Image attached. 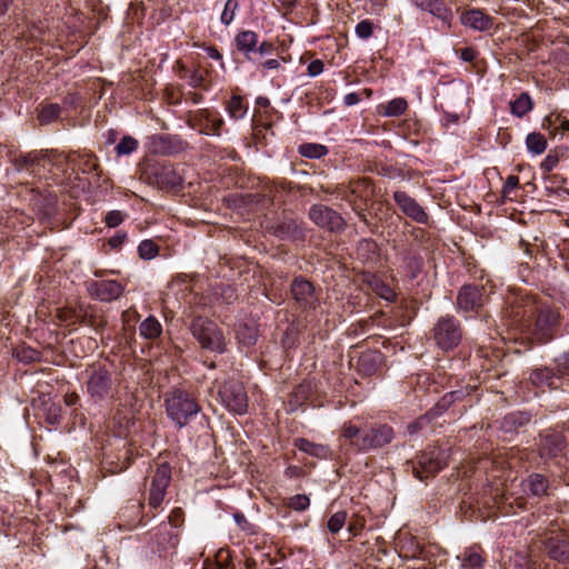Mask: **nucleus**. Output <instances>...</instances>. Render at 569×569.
Segmentation results:
<instances>
[{"instance_id":"40","label":"nucleus","mask_w":569,"mask_h":569,"mask_svg":"<svg viewBox=\"0 0 569 569\" xmlns=\"http://www.w3.org/2000/svg\"><path fill=\"white\" fill-rule=\"evenodd\" d=\"M299 153L309 159H319L328 153V149L318 143H303L299 147Z\"/></svg>"},{"instance_id":"63","label":"nucleus","mask_w":569,"mask_h":569,"mask_svg":"<svg viewBox=\"0 0 569 569\" xmlns=\"http://www.w3.org/2000/svg\"><path fill=\"white\" fill-rule=\"evenodd\" d=\"M259 67L266 70H273L280 68V61L278 59H269L264 62L258 61Z\"/></svg>"},{"instance_id":"28","label":"nucleus","mask_w":569,"mask_h":569,"mask_svg":"<svg viewBox=\"0 0 569 569\" xmlns=\"http://www.w3.org/2000/svg\"><path fill=\"white\" fill-rule=\"evenodd\" d=\"M149 150L157 154H171L176 151L173 138L167 134H154L149 139Z\"/></svg>"},{"instance_id":"59","label":"nucleus","mask_w":569,"mask_h":569,"mask_svg":"<svg viewBox=\"0 0 569 569\" xmlns=\"http://www.w3.org/2000/svg\"><path fill=\"white\" fill-rule=\"evenodd\" d=\"M204 81L203 74L199 70H193L188 77V84L192 88L202 86Z\"/></svg>"},{"instance_id":"64","label":"nucleus","mask_w":569,"mask_h":569,"mask_svg":"<svg viewBox=\"0 0 569 569\" xmlns=\"http://www.w3.org/2000/svg\"><path fill=\"white\" fill-rule=\"evenodd\" d=\"M59 411H60V407L52 403L51 407H50V415L48 417V421L51 425H54V423L59 422V417H60L59 416Z\"/></svg>"},{"instance_id":"24","label":"nucleus","mask_w":569,"mask_h":569,"mask_svg":"<svg viewBox=\"0 0 569 569\" xmlns=\"http://www.w3.org/2000/svg\"><path fill=\"white\" fill-rule=\"evenodd\" d=\"M68 168L72 171L81 170L83 173H90L98 169L97 159L91 153L70 152L64 157Z\"/></svg>"},{"instance_id":"52","label":"nucleus","mask_w":569,"mask_h":569,"mask_svg":"<svg viewBox=\"0 0 569 569\" xmlns=\"http://www.w3.org/2000/svg\"><path fill=\"white\" fill-rule=\"evenodd\" d=\"M356 34L360 39H369L373 34V24L370 20H361L355 28Z\"/></svg>"},{"instance_id":"55","label":"nucleus","mask_w":569,"mask_h":569,"mask_svg":"<svg viewBox=\"0 0 569 569\" xmlns=\"http://www.w3.org/2000/svg\"><path fill=\"white\" fill-rule=\"evenodd\" d=\"M124 220L123 212L119 210L109 211L104 218V222L110 228L118 227Z\"/></svg>"},{"instance_id":"8","label":"nucleus","mask_w":569,"mask_h":569,"mask_svg":"<svg viewBox=\"0 0 569 569\" xmlns=\"http://www.w3.org/2000/svg\"><path fill=\"white\" fill-rule=\"evenodd\" d=\"M222 405L236 415H244L248 410V396L243 385L234 379L226 380L218 390Z\"/></svg>"},{"instance_id":"4","label":"nucleus","mask_w":569,"mask_h":569,"mask_svg":"<svg viewBox=\"0 0 569 569\" xmlns=\"http://www.w3.org/2000/svg\"><path fill=\"white\" fill-rule=\"evenodd\" d=\"M449 457L447 449L428 447L416 457L415 461H408L407 466L411 468L418 480L425 481L441 471L448 465Z\"/></svg>"},{"instance_id":"2","label":"nucleus","mask_w":569,"mask_h":569,"mask_svg":"<svg viewBox=\"0 0 569 569\" xmlns=\"http://www.w3.org/2000/svg\"><path fill=\"white\" fill-rule=\"evenodd\" d=\"M133 425L132 416L129 412L117 410L112 418V432L119 439L128 436L131 426ZM121 447L118 448V453L114 457L106 456L103 463L109 466L111 473H119L126 470L132 461V451L127 442L119 440Z\"/></svg>"},{"instance_id":"30","label":"nucleus","mask_w":569,"mask_h":569,"mask_svg":"<svg viewBox=\"0 0 569 569\" xmlns=\"http://www.w3.org/2000/svg\"><path fill=\"white\" fill-rule=\"evenodd\" d=\"M296 447L300 451L308 453L310 456L320 458V459H326L330 456V449L328 446L321 445V443H315L305 438L298 439L296 441Z\"/></svg>"},{"instance_id":"10","label":"nucleus","mask_w":569,"mask_h":569,"mask_svg":"<svg viewBox=\"0 0 569 569\" xmlns=\"http://www.w3.org/2000/svg\"><path fill=\"white\" fill-rule=\"evenodd\" d=\"M171 481V468L167 462L159 463L151 476L148 503L151 508H158L163 502L167 488Z\"/></svg>"},{"instance_id":"3","label":"nucleus","mask_w":569,"mask_h":569,"mask_svg":"<svg viewBox=\"0 0 569 569\" xmlns=\"http://www.w3.org/2000/svg\"><path fill=\"white\" fill-rule=\"evenodd\" d=\"M163 406L167 417L179 429L186 427L201 411L197 400L181 389L166 393Z\"/></svg>"},{"instance_id":"19","label":"nucleus","mask_w":569,"mask_h":569,"mask_svg":"<svg viewBox=\"0 0 569 569\" xmlns=\"http://www.w3.org/2000/svg\"><path fill=\"white\" fill-rule=\"evenodd\" d=\"M53 151L50 152H29L26 154H20L14 159V166L18 171H28L31 174H40V170L44 169L46 163L50 162V156Z\"/></svg>"},{"instance_id":"29","label":"nucleus","mask_w":569,"mask_h":569,"mask_svg":"<svg viewBox=\"0 0 569 569\" xmlns=\"http://www.w3.org/2000/svg\"><path fill=\"white\" fill-rule=\"evenodd\" d=\"M313 386L309 381H305L296 387L290 395L289 406L291 410L298 409L302 406L312 395Z\"/></svg>"},{"instance_id":"58","label":"nucleus","mask_w":569,"mask_h":569,"mask_svg":"<svg viewBox=\"0 0 569 569\" xmlns=\"http://www.w3.org/2000/svg\"><path fill=\"white\" fill-rule=\"evenodd\" d=\"M518 186H519V177L513 176V174L508 176L503 183V187H502L503 196H507L510 192H512Z\"/></svg>"},{"instance_id":"56","label":"nucleus","mask_w":569,"mask_h":569,"mask_svg":"<svg viewBox=\"0 0 569 569\" xmlns=\"http://www.w3.org/2000/svg\"><path fill=\"white\" fill-rule=\"evenodd\" d=\"M559 160L560 158L557 153L549 152L541 162L540 168L543 172H551L558 166Z\"/></svg>"},{"instance_id":"17","label":"nucleus","mask_w":569,"mask_h":569,"mask_svg":"<svg viewBox=\"0 0 569 569\" xmlns=\"http://www.w3.org/2000/svg\"><path fill=\"white\" fill-rule=\"evenodd\" d=\"M123 290V286L117 280H97L88 284L89 295L103 302L117 300Z\"/></svg>"},{"instance_id":"22","label":"nucleus","mask_w":569,"mask_h":569,"mask_svg":"<svg viewBox=\"0 0 569 569\" xmlns=\"http://www.w3.org/2000/svg\"><path fill=\"white\" fill-rule=\"evenodd\" d=\"M412 2L418 9L431 13L450 27L452 12L442 0H412Z\"/></svg>"},{"instance_id":"57","label":"nucleus","mask_w":569,"mask_h":569,"mask_svg":"<svg viewBox=\"0 0 569 569\" xmlns=\"http://www.w3.org/2000/svg\"><path fill=\"white\" fill-rule=\"evenodd\" d=\"M325 64L322 60L316 59L312 60L307 67V74L311 78H315L323 72Z\"/></svg>"},{"instance_id":"7","label":"nucleus","mask_w":569,"mask_h":569,"mask_svg":"<svg viewBox=\"0 0 569 569\" xmlns=\"http://www.w3.org/2000/svg\"><path fill=\"white\" fill-rule=\"evenodd\" d=\"M87 376L86 390L93 402H101L112 393V373L107 368L93 365L87 369Z\"/></svg>"},{"instance_id":"61","label":"nucleus","mask_w":569,"mask_h":569,"mask_svg":"<svg viewBox=\"0 0 569 569\" xmlns=\"http://www.w3.org/2000/svg\"><path fill=\"white\" fill-rule=\"evenodd\" d=\"M126 239H127L126 232H117L113 237H111L108 240V242L112 249H118L124 243Z\"/></svg>"},{"instance_id":"25","label":"nucleus","mask_w":569,"mask_h":569,"mask_svg":"<svg viewBox=\"0 0 569 569\" xmlns=\"http://www.w3.org/2000/svg\"><path fill=\"white\" fill-rule=\"evenodd\" d=\"M546 550L550 559L559 563H569V540L566 538H549Z\"/></svg>"},{"instance_id":"47","label":"nucleus","mask_w":569,"mask_h":569,"mask_svg":"<svg viewBox=\"0 0 569 569\" xmlns=\"http://www.w3.org/2000/svg\"><path fill=\"white\" fill-rule=\"evenodd\" d=\"M238 8H239L238 0H227V2L224 4V9L220 17L221 23L224 26H229L233 21L234 14H236V11L238 10Z\"/></svg>"},{"instance_id":"53","label":"nucleus","mask_w":569,"mask_h":569,"mask_svg":"<svg viewBox=\"0 0 569 569\" xmlns=\"http://www.w3.org/2000/svg\"><path fill=\"white\" fill-rule=\"evenodd\" d=\"M556 367L557 370L565 376V380L569 385V350L556 359Z\"/></svg>"},{"instance_id":"60","label":"nucleus","mask_w":569,"mask_h":569,"mask_svg":"<svg viewBox=\"0 0 569 569\" xmlns=\"http://www.w3.org/2000/svg\"><path fill=\"white\" fill-rule=\"evenodd\" d=\"M273 50V43L269 41H262L259 46L257 44V57L260 60L263 56L271 53Z\"/></svg>"},{"instance_id":"49","label":"nucleus","mask_w":569,"mask_h":569,"mask_svg":"<svg viewBox=\"0 0 569 569\" xmlns=\"http://www.w3.org/2000/svg\"><path fill=\"white\" fill-rule=\"evenodd\" d=\"M470 390L469 389H460V390H453L451 392L446 393L441 401L439 402V406L443 409H447L451 403L462 400L465 396H469Z\"/></svg>"},{"instance_id":"45","label":"nucleus","mask_w":569,"mask_h":569,"mask_svg":"<svg viewBox=\"0 0 569 569\" xmlns=\"http://www.w3.org/2000/svg\"><path fill=\"white\" fill-rule=\"evenodd\" d=\"M138 141L131 137L126 136L121 139V141L116 147V152L118 156H127L132 153L138 148Z\"/></svg>"},{"instance_id":"18","label":"nucleus","mask_w":569,"mask_h":569,"mask_svg":"<svg viewBox=\"0 0 569 569\" xmlns=\"http://www.w3.org/2000/svg\"><path fill=\"white\" fill-rule=\"evenodd\" d=\"M151 174L160 189H173L182 183V177L176 167L169 162H161L152 168Z\"/></svg>"},{"instance_id":"36","label":"nucleus","mask_w":569,"mask_h":569,"mask_svg":"<svg viewBox=\"0 0 569 569\" xmlns=\"http://www.w3.org/2000/svg\"><path fill=\"white\" fill-rule=\"evenodd\" d=\"M237 339L240 345L249 348L257 342L258 330L254 326L240 325L237 330Z\"/></svg>"},{"instance_id":"5","label":"nucleus","mask_w":569,"mask_h":569,"mask_svg":"<svg viewBox=\"0 0 569 569\" xmlns=\"http://www.w3.org/2000/svg\"><path fill=\"white\" fill-rule=\"evenodd\" d=\"M190 332L202 349L216 353L227 351V341L223 331L212 320L203 317H196L190 323Z\"/></svg>"},{"instance_id":"48","label":"nucleus","mask_w":569,"mask_h":569,"mask_svg":"<svg viewBox=\"0 0 569 569\" xmlns=\"http://www.w3.org/2000/svg\"><path fill=\"white\" fill-rule=\"evenodd\" d=\"M483 558L478 552H468L465 555L461 563L462 569H482Z\"/></svg>"},{"instance_id":"41","label":"nucleus","mask_w":569,"mask_h":569,"mask_svg":"<svg viewBox=\"0 0 569 569\" xmlns=\"http://www.w3.org/2000/svg\"><path fill=\"white\" fill-rule=\"evenodd\" d=\"M13 355L19 361L24 363L36 362L41 359V353L28 346L16 348Z\"/></svg>"},{"instance_id":"9","label":"nucleus","mask_w":569,"mask_h":569,"mask_svg":"<svg viewBox=\"0 0 569 569\" xmlns=\"http://www.w3.org/2000/svg\"><path fill=\"white\" fill-rule=\"evenodd\" d=\"M395 439L393 428L387 423L372 425L365 429L360 445V452L377 450L392 442Z\"/></svg>"},{"instance_id":"31","label":"nucleus","mask_w":569,"mask_h":569,"mask_svg":"<svg viewBox=\"0 0 569 569\" xmlns=\"http://www.w3.org/2000/svg\"><path fill=\"white\" fill-rule=\"evenodd\" d=\"M139 332L144 339L153 340L162 333V326L156 317L149 316L140 323Z\"/></svg>"},{"instance_id":"54","label":"nucleus","mask_w":569,"mask_h":569,"mask_svg":"<svg viewBox=\"0 0 569 569\" xmlns=\"http://www.w3.org/2000/svg\"><path fill=\"white\" fill-rule=\"evenodd\" d=\"M58 320L66 325H74L77 322L78 316L71 309H57Z\"/></svg>"},{"instance_id":"15","label":"nucleus","mask_w":569,"mask_h":569,"mask_svg":"<svg viewBox=\"0 0 569 569\" xmlns=\"http://www.w3.org/2000/svg\"><path fill=\"white\" fill-rule=\"evenodd\" d=\"M192 121V127L198 129L200 133L218 137L221 134L223 119L216 111L200 109L196 112Z\"/></svg>"},{"instance_id":"34","label":"nucleus","mask_w":569,"mask_h":569,"mask_svg":"<svg viewBox=\"0 0 569 569\" xmlns=\"http://www.w3.org/2000/svg\"><path fill=\"white\" fill-rule=\"evenodd\" d=\"M247 111L248 106L244 103L242 97L233 94L227 104V112L229 117L234 120H239L244 118Z\"/></svg>"},{"instance_id":"43","label":"nucleus","mask_w":569,"mask_h":569,"mask_svg":"<svg viewBox=\"0 0 569 569\" xmlns=\"http://www.w3.org/2000/svg\"><path fill=\"white\" fill-rule=\"evenodd\" d=\"M542 127L550 130H561L562 132L569 131V120L561 118L559 114H550L543 119Z\"/></svg>"},{"instance_id":"13","label":"nucleus","mask_w":569,"mask_h":569,"mask_svg":"<svg viewBox=\"0 0 569 569\" xmlns=\"http://www.w3.org/2000/svg\"><path fill=\"white\" fill-rule=\"evenodd\" d=\"M309 218L320 228L335 232L345 227L343 218L333 209L325 204H313L309 210Z\"/></svg>"},{"instance_id":"1","label":"nucleus","mask_w":569,"mask_h":569,"mask_svg":"<svg viewBox=\"0 0 569 569\" xmlns=\"http://www.w3.org/2000/svg\"><path fill=\"white\" fill-rule=\"evenodd\" d=\"M511 313L515 318L513 325L521 329L529 328L531 319L536 317L535 327L530 331L540 343L553 339L556 329L560 323V315L557 310L551 308L539 309L536 302L528 297L517 298L512 302Z\"/></svg>"},{"instance_id":"38","label":"nucleus","mask_w":569,"mask_h":569,"mask_svg":"<svg viewBox=\"0 0 569 569\" xmlns=\"http://www.w3.org/2000/svg\"><path fill=\"white\" fill-rule=\"evenodd\" d=\"M530 420V417L528 413L523 412H511L507 415L502 420V428L507 431L516 430L518 427H521L526 423H528Z\"/></svg>"},{"instance_id":"6","label":"nucleus","mask_w":569,"mask_h":569,"mask_svg":"<svg viewBox=\"0 0 569 569\" xmlns=\"http://www.w3.org/2000/svg\"><path fill=\"white\" fill-rule=\"evenodd\" d=\"M432 340L442 351L453 350L459 346L462 339V328L460 322L450 315L440 317L431 331Z\"/></svg>"},{"instance_id":"51","label":"nucleus","mask_w":569,"mask_h":569,"mask_svg":"<svg viewBox=\"0 0 569 569\" xmlns=\"http://www.w3.org/2000/svg\"><path fill=\"white\" fill-rule=\"evenodd\" d=\"M287 506L295 511H305L310 506V499L307 495H295L289 498Z\"/></svg>"},{"instance_id":"23","label":"nucleus","mask_w":569,"mask_h":569,"mask_svg":"<svg viewBox=\"0 0 569 569\" xmlns=\"http://www.w3.org/2000/svg\"><path fill=\"white\" fill-rule=\"evenodd\" d=\"M461 23L477 31H488L492 28V18L480 9H471L461 14Z\"/></svg>"},{"instance_id":"20","label":"nucleus","mask_w":569,"mask_h":569,"mask_svg":"<svg viewBox=\"0 0 569 569\" xmlns=\"http://www.w3.org/2000/svg\"><path fill=\"white\" fill-rule=\"evenodd\" d=\"M234 44L238 51L242 52L248 61L257 63L258 34L251 30H243L237 33Z\"/></svg>"},{"instance_id":"42","label":"nucleus","mask_w":569,"mask_h":569,"mask_svg":"<svg viewBox=\"0 0 569 569\" xmlns=\"http://www.w3.org/2000/svg\"><path fill=\"white\" fill-rule=\"evenodd\" d=\"M408 103L403 98H395L385 107L383 114L387 117H398L406 112Z\"/></svg>"},{"instance_id":"37","label":"nucleus","mask_w":569,"mask_h":569,"mask_svg":"<svg viewBox=\"0 0 569 569\" xmlns=\"http://www.w3.org/2000/svg\"><path fill=\"white\" fill-rule=\"evenodd\" d=\"M62 108L58 103H48L43 106L38 114L40 124H49L59 119Z\"/></svg>"},{"instance_id":"35","label":"nucleus","mask_w":569,"mask_h":569,"mask_svg":"<svg viewBox=\"0 0 569 569\" xmlns=\"http://www.w3.org/2000/svg\"><path fill=\"white\" fill-rule=\"evenodd\" d=\"M381 362V355L379 352H366L359 359V368L366 375H372Z\"/></svg>"},{"instance_id":"27","label":"nucleus","mask_w":569,"mask_h":569,"mask_svg":"<svg viewBox=\"0 0 569 569\" xmlns=\"http://www.w3.org/2000/svg\"><path fill=\"white\" fill-rule=\"evenodd\" d=\"M522 487L526 492L540 497L548 495L549 482L545 476L540 473H532L522 481Z\"/></svg>"},{"instance_id":"46","label":"nucleus","mask_w":569,"mask_h":569,"mask_svg":"<svg viewBox=\"0 0 569 569\" xmlns=\"http://www.w3.org/2000/svg\"><path fill=\"white\" fill-rule=\"evenodd\" d=\"M159 248L152 240H143L138 246V253L140 258L150 260L158 254Z\"/></svg>"},{"instance_id":"50","label":"nucleus","mask_w":569,"mask_h":569,"mask_svg":"<svg viewBox=\"0 0 569 569\" xmlns=\"http://www.w3.org/2000/svg\"><path fill=\"white\" fill-rule=\"evenodd\" d=\"M346 519H347L346 511H338V512L333 513L328 520V525H327L328 530L331 533L339 532L342 529V527L345 526Z\"/></svg>"},{"instance_id":"26","label":"nucleus","mask_w":569,"mask_h":569,"mask_svg":"<svg viewBox=\"0 0 569 569\" xmlns=\"http://www.w3.org/2000/svg\"><path fill=\"white\" fill-rule=\"evenodd\" d=\"M566 439L561 433L545 435L540 443V455L542 457H556L566 448Z\"/></svg>"},{"instance_id":"39","label":"nucleus","mask_w":569,"mask_h":569,"mask_svg":"<svg viewBox=\"0 0 569 569\" xmlns=\"http://www.w3.org/2000/svg\"><path fill=\"white\" fill-rule=\"evenodd\" d=\"M528 150L535 154H541L547 149V140L539 132H531L526 138Z\"/></svg>"},{"instance_id":"62","label":"nucleus","mask_w":569,"mask_h":569,"mask_svg":"<svg viewBox=\"0 0 569 569\" xmlns=\"http://www.w3.org/2000/svg\"><path fill=\"white\" fill-rule=\"evenodd\" d=\"M477 57L478 52L471 47L463 48L460 51V59L465 62H472Z\"/></svg>"},{"instance_id":"11","label":"nucleus","mask_w":569,"mask_h":569,"mask_svg":"<svg viewBox=\"0 0 569 569\" xmlns=\"http://www.w3.org/2000/svg\"><path fill=\"white\" fill-rule=\"evenodd\" d=\"M290 291L292 299L299 309L310 311L315 310L319 306V296L310 281L301 277H297L290 286Z\"/></svg>"},{"instance_id":"33","label":"nucleus","mask_w":569,"mask_h":569,"mask_svg":"<svg viewBox=\"0 0 569 569\" xmlns=\"http://www.w3.org/2000/svg\"><path fill=\"white\" fill-rule=\"evenodd\" d=\"M533 108L531 97L527 92H522L516 100L510 102L511 113L518 118H522Z\"/></svg>"},{"instance_id":"32","label":"nucleus","mask_w":569,"mask_h":569,"mask_svg":"<svg viewBox=\"0 0 569 569\" xmlns=\"http://www.w3.org/2000/svg\"><path fill=\"white\" fill-rule=\"evenodd\" d=\"M363 433L365 429H361L351 422H346L341 429V437L349 441L350 446L358 452H360V445L358 442L361 441Z\"/></svg>"},{"instance_id":"21","label":"nucleus","mask_w":569,"mask_h":569,"mask_svg":"<svg viewBox=\"0 0 569 569\" xmlns=\"http://www.w3.org/2000/svg\"><path fill=\"white\" fill-rule=\"evenodd\" d=\"M270 230L281 240H301L306 236L303 224L292 219L278 222Z\"/></svg>"},{"instance_id":"12","label":"nucleus","mask_w":569,"mask_h":569,"mask_svg":"<svg viewBox=\"0 0 569 569\" xmlns=\"http://www.w3.org/2000/svg\"><path fill=\"white\" fill-rule=\"evenodd\" d=\"M529 381L535 388L542 391L546 389L569 390V385L565 380V376L557 370V367L555 369L543 367L532 370L529 376Z\"/></svg>"},{"instance_id":"44","label":"nucleus","mask_w":569,"mask_h":569,"mask_svg":"<svg viewBox=\"0 0 569 569\" xmlns=\"http://www.w3.org/2000/svg\"><path fill=\"white\" fill-rule=\"evenodd\" d=\"M370 286L379 297L383 298L387 301H392L396 298L395 291L388 284L377 279L376 277L372 278V280L370 281Z\"/></svg>"},{"instance_id":"14","label":"nucleus","mask_w":569,"mask_h":569,"mask_svg":"<svg viewBox=\"0 0 569 569\" xmlns=\"http://www.w3.org/2000/svg\"><path fill=\"white\" fill-rule=\"evenodd\" d=\"M393 200L401 212L408 218L421 224H427L429 222V214L427 211L406 191L396 190L393 192Z\"/></svg>"},{"instance_id":"16","label":"nucleus","mask_w":569,"mask_h":569,"mask_svg":"<svg viewBox=\"0 0 569 569\" xmlns=\"http://www.w3.org/2000/svg\"><path fill=\"white\" fill-rule=\"evenodd\" d=\"M485 303L483 287L477 284L463 286L457 298L458 309L465 312H477Z\"/></svg>"}]
</instances>
